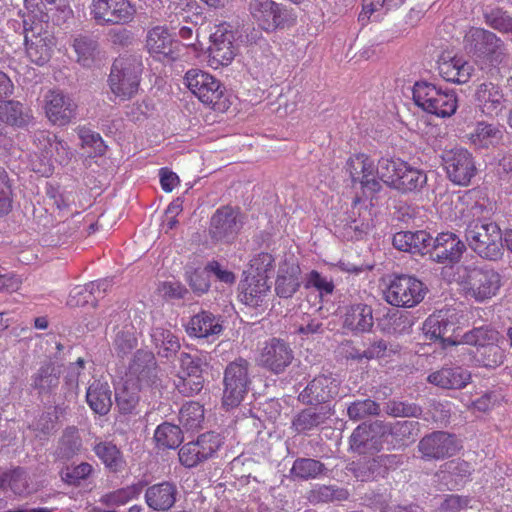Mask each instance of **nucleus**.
<instances>
[{
    "mask_svg": "<svg viewBox=\"0 0 512 512\" xmlns=\"http://www.w3.org/2000/svg\"><path fill=\"white\" fill-rule=\"evenodd\" d=\"M503 335L494 327L484 325L474 327L462 334L463 344L474 346L471 356L474 364L486 369L500 367L506 359V351L501 346Z\"/></svg>",
    "mask_w": 512,
    "mask_h": 512,
    "instance_id": "nucleus-1",
    "label": "nucleus"
},
{
    "mask_svg": "<svg viewBox=\"0 0 512 512\" xmlns=\"http://www.w3.org/2000/svg\"><path fill=\"white\" fill-rule=\"evenodd\" d=\"M455 282L461 287L466 297L483 303L496 296L502 286V276L488 267L475 265H458L454 273Z\"/></svg>",
    "mask_w": 512,
    "mask_h": 512,
    "instance_id": "nucleus-2",
    "label": "nucleus"
},
{
    "mask_svg": "<svg viewBox=\"0 0 512 512\" xmlns=\"http://www.w3.org/2000/svg\"><path fill=\"white\" fill-rule=\"evenodd\" d=\"M503 236L499 225L489 218L473 219L465 230V238L470 249L488 261H498L502 258Z\"/></svg>",
    "mask_w": 512,
    "mask_h": 512,
    "instance_id": "nucleus-3",
    "label": "nucleus"
},
{
    "mask_svg": "<svg viewBox=\"0 0 512 512\" xmlns=\"http://www.w3.org/2000/svg\"><path fill=\"white\" fill-rule=\"evenodd\" d=\"M251 363L242 357L227 364L223 373L222 405L226 410L238 407L251 389Z\"/></svg>",
    "mask_w": 512,
    "mask_h": 512,
    "instance_id": "nucleus-4",
    "label": "nucleus"
},
{
    "mask_svg": "<svg viewBox=\"0 0 512 512\" xmlns=\"http://www.w3.org/2000/svg\"><path fill=\"white\" fill-rule=\"evenodd\" d=\"M141 74L142 64L135 57L116 58L108 77L111 92L123 100L131 99L139 90Z\"/></svg>",
    "mask_w": 512,
    "mask_h": 512,
    "instance_id": "nucleus-5",
    "label": "nucleus"
},
{
    "mask_svg": "<svg viewBox=\"0 0 512 512\" xmlns=\"http://www.w3.org/2000/svg\"><path fill=\"white\" fill-rule=\"evenodd\" d=\"M464 43L469 53L490 64H500L506 57L505 43L489 30L471 28L464 37Z\"/></svg>",
    "mask_w": 512,
    "mask_h": 512,
    "instance_id": "nucleus-6",
    "label": "nucleus"
},
{
    "mask_svg": "<svg viewBox=\"0 0 512 512\" xmlns=\"http://www.w3.org/2000/svg\"><path fill=\"white\" fill-rule=\"evenodd\" d=\"M427 287L412 275H394L384 291L385 300L396 307H414L425 297Z\"/></svg>",
    "mask_w": 512,
    "mask_h": 512,
    "instance_id": "nucleus-7",
    "label": "nucleus"
},
{
    "mask_svg": "<svg viewBox=\"0 0 512 512\" xmlns=\"http://www.w3.org/2000/svg\"><path fill=\"white\" fill-rule=\"evenodd\" d=\"M458 319L454 309H441L429 317L423 323V331L430 340H440L442 347L448 345L463 344L460 341Z\"/></svg>",
    "mask_w": 512,
    "mask_h": 512,
    "instance_id": "nucleus-8",
    "label": "nucleus"
},
{
    "mask_svg": "<svg viewBox=\"0 0 512 512\" xmlns=\"http://www.w3.org/2000/svg\"><path fill=\"white\" fill-rule=\"evenodd\" d=\"M461 442L455 434L447 431H433L422 437L417 445L420 458L424 461H442L457 454Z\"/></svg>",
    "mask_w": 512,
    "mask_h": 512,
    "instance_id": "nucleus-9",
    "label": "nucleus"
},
{
    "mask_svg": "<svg viewBox=\"0 0 512 512\" xmlns=\"http://www.w3.org/2000/svg\"><path fill=\"white\" fill-rule=\"evenodd\" d=\"M188 89L204 104L221 110L224 87L214 76L199 69H191L185 74Z\"/></svg>",
    "mask_w": 512,
    "mask_h": 512,
    "instance_id": "nucleus-10",
    "label": "nucleus"
},
{
    "mask_svg": "<svg viewBox=\"0 0 512 512\" xmlns=\"http://www.w3.org/2000/svg\"><path fill=\"white\" fill-rule=\"evenodd\" d=\"M448 179L459 186H468L477 173L473 155L464 148L446 150L441 156Z\"/></svg>",
    "mask_w": 512,
    "mask_h": 512,
    "instance_id": "nucleus-11",
    "label": "nucleus"
},
{
    "mask_svg": "<svg viewBox=\"0 0 512 512\" xmlns=\"http://www.w3.org/2000/svg\"><path fill=\"white\" fill-rule=\"evenodd\" d=\"M294 359L291 345L284 339L273 337L264 343L258 362L271 374L280 375L287 371Z\"/></svg>",
    "mask_w": 512,
    "mask_h": 512,
    "instance_id": "nucleus-12",
    "label": "nucleus"
},
{
    "mask_svg": "<svg viewBox=\"0 0 512 512\" xmlns=\"http://www.w3.org/2000/svg\"><path fill=\"white\" fill-rule=\"evenodd\" d=\"M136 13L129 0H92L90 14L98 25H123Z\"/></svg>",
    "mask_w": 512,
    "mask_h": 512,
    "instance_id": "nucleus-13",
    "label": "nucleus"
},
{
    "mask_svg": "<svg viewBox=\"0 0 512 512\" xmlns=\"http://www.w3.org/2000/svg\"><path fill=\"white\" fill-rule=\"evenodd\" d=\"M210 41L208 51L211 65H229L237 54L236 31L233 26L226 22L217 25Z\"/></svg>",
    "mask_w": 512,
    "mask_h": 512,
    "instance_id": "nucleus-14",
    "label": "nucleus"
},
{
    "mask_svg": "<svg viewBox=\"0 0 512 512\" xmlns=\"http://www.w3.org/2000/svg\"><path fill=\"white\" fill-rule=\"evenodd\" d=\"M386 443L385 422L375 420L358 425L350 436L351 449L359 454L380 451Z\"/></svg>",
    "mask_w": 512,
    "mask_h": 512,
    "instance_id": "nucleus-15",
    "label": "nucleus"
},
{
    "mask_svg": "<svg viewBox=\"0 0 512 512\" xmlns=\"http://www.w3.org/2000/svg\"><path fill=\"white\" fill-rule=\"evenodd\" d=\"M337 394L336 379L331 375L321 374L314 377L299 393L298 401L306 406L330 405Z\"/></svg>",
    "mask_w": 512,
    "mask_h": 512,
    "instance_id": "nucleus-16",
    "label": "nucleus"
},
{
    "mask_svg": "<svg viewBox=\"0 0 512 512\" xmlns=\"http://www.w3.org/2000/svg\"><path fill=\"white\" fill-rule=\"evenodd\" d=\"M465 251V243L455 233L442 232L435 238L431 236L429 253L437 263H458Z\"/></svg>",
    "mask_w": 512,
    "mask_h": 512,
    "instance_id": "nucleus-17",
    "label": "nucleus"
},
{
    "mask_svg": "<svg viewBox=\"0 0 512 512\" xmlns=\"http://www.w3.org/2000/svg\"><path fill=\"white\" fill-rule=\"evenodd\" d=\"M240 228L239 211L231 206H222L211 217L209 233L214 240L230 241Z\"/></svg>",
    "mask_w": 512,
    "mask_h": 512,
    "instance_id": "nucleus-18",
    "label": "nucleus"
},
{
    "mask_svg": "<svg viewBox=\"0 0 512 512\" xmlns=\"http://www.w3.org/2000/svg\"><path fill=\"white\" fill-rule=\"evenodd\" d=\"M477 107L487 116H498L505 108L506 97L501 85L485 81L477 85L474 92Z\"/></svg>",
    "mask_w": 512,
    "mask_h": 512,
    "instance_id": "nucleus-19",
    "label": "nucleus"
},
{
    "mask_svg": "<svg viewBox=\"0 0 512 512\" xmlns=\"http://www.w3.org/2000/svg\"><path fill=\"white\" fill-rule=\"evenodd\" d=\"M77 105L60 90L49 91L45 95V112L48 119L59 126H65L76 115Z\"/></svg>",
    "mask_w": 512,
    "mask_h": 512,
    "instance_id": "nucleus-20",
    "label": "nucleus"
},
{
    "mask_svg": "<svg viewBox=\"0 0 512 512\" xmlns=\"http://www.w3.org/2000/svg\"><path fill=\"white\" fill-rule=\"evenodd\" d=\"M334 413L331 405L308 406L293 417L291 428L298 434H307L325 424Z\"/></svg>",
    "mask_w": 512,
    "mask_h": 512,
    "instance_id": "nucleus-21",
    "label": "nucleus"
},
{
    "mask_svg": "<svg viewBox=\"0 0 512 512\" xmlns=\"http://www.w3.org/2000/svg\"><path fill=\"white\" fill-rule=\"evenodd\" d=\"M471 373L461 366H443L430 373L427 381L442 389L461 390L471 382Z\"/></svg>",
    "mask_w": 512,
    "mask_h": 512,
    "instance_id": "nucleus-22",
    "label": "nucleus"
},
{
    "mask_svg": "<svg viewBox=\"0 0 512 512\" xmlns=\"http://www.w3.org/2000/svg\"><path fill=\"white\" fill-rule=\"evenodd\" d=\"M419 432V422L402 420L385 422L386 444L392 449L406 448L412 444Z\"/></svg>",
    "mask_w": 512,
    "mask_h": 512,
    "instance_id": "nucleus-23",
    "label": "nucleus"
},
{
    "mask_svg": "<svg viewBox=\"0 0 512 512\" xmlns=\"http://www.w3.org/2000/svg\"><path fill=\"white\" fill-rule=\"evenodd\" d=\"M473 67L463 57L443 55L438 61L440 76L447 82L464 84L471 78Z\"/></svg>",
    "mask_w": 512,
    "mask_h": 512,
    "instance_id": "nucleus-24",
    "label": "nucleus"
},
{
    "mask_svg": "<svg viewBox=\"0 0 512 512\" xmlns=\"http://www.w3.org/2000/svg\"><path fill=\"white\" fill-rule=\"evenodd\" d=\"M177 494L176 485L172 482L164 481L146 489L145 502L154 511L165 512L174 506Z\"/></svg>",
    "mask_w": 512,
    "mask_h": 512,
    "instance_id": "nucleus-25",
    "label": "nucleus"
},
{
    "mask_svg": "<svg viewBox=\"0 0 512 512\" xmlns=\"http://www.w3.org/2000/svg\"><path fill=\"white\" fill-rule=\"evenodd\" d=\"M431 235L425 230L400 231L394 234L393 246L403 252L425 255L429 253Z\"/></svg>",
    "mask_w": 512,
    "mask_h": 512,
    "instance_id": "nucleus-26",
    "label": "nucleus"
},
{
    "mask_svg": "<svg viewBox=\"0 0 512 512\" xmlns=\"http://www.w3.org/2000/svg\"><path fill=\"white\" fill-rule=\"evenodd\" d=\"M177 42L172 38L168 29L156 26L150 29L146 37V47L149 53L166 59H176L175 48Z\"/></svg>",
    "mask_w": 512,
    "mask_h": 512,
    "instance_id": "nucleus-27",
    "label": "nucleus"
},
{
    "mask_svg": "<svg viewBox=\"0 0 512 512\" xmlns=\"http://www.w3.org/2000/svg\"><path fill=\"white\" fill-rule=\"evenodd\" d=\"M301 270L298 264L283 261L278 270L275 282V292L280 298H291L299 289Z\"/></svg>",
    "mask_w": 512,
    "mask_h": 512,
    "instance_id": "nucleus-28",
    "label": "nucleus"
},
{
    "mask_svg": "<svg viewBox=\"0 0 512 512\" xmlns=\"http://www.w3.org/2000/svg\"><path fill=\"white\" fill-rule=\"evenodd\" d=\"M169 23L171 29L176 30L182 24L197 26L203 17L198 11L200 9L196 1L179 0L169 5Z\"/></svg>",
    "mask_w": 512,
    "mask_h": 512,
    "instance_id": "nucleus-29",
    "label": "nucleus"
},
{
    "mask_svg": "<svg viewBox=\"0 0 512 512\" xmlns=\"http://www.w3.org/2000/svg\"><path fill=\"white\" fill-rule=\"evenodd\" d=\"M396 181L393 182L392 189L402 194L420 192L427 184V174L424 170L415 168L408 164L401 165Z\"/></svg>",
    "mask_w": 512,
    "mask_h": 512,
    "instance_id": "nucleus-30",
    "label": "nucleus"
},
{
    "mask_svg": "<svg viewBox=\"0 0 512 512\" xmlns=\"http://www.w3.org/2000/svg\"><path fill=\"white\" fill-rule=\"evenodd\" d=\"M268 280L257 276L247 275L240 282V300L248 306L257 307L270 291Z\"/></svg>",
    "mask_w": 512,
    "mask_h": 512,
    "instance_id": "nucleus-31",
    "label": "nucleus"
},
{
    "mask_svg": "<svg viewBox=\"0 0 512 512\" xmlns=\"http://www.w3.org/2000/svg\"><path fill=\"white\" fill-rule=\"evenodd\" d=\"M222 329L220 319L209 311H201L192 316L186 327V331L190 336L198 338L217 335Z\"/></svg>",
    "mask_w": 512,
    "mask_h": 512,
    "instance_id": "nucleus-32",
    "label": "nucleus"
},
{
    "mask_svg": "<svg viewBox=\"0 0 512 512\" xmlns=\"http://www.w3.org/2000/svg\"><path fill=\"white\" fill-rule=\"evenodd\" d=\"M112 391L107 382L94 380L86 392L89 407L101 416L106 415L112 407Z\"/></svg>",
    "mask_w": 512,
    "mask_h": 512,
    "instance_id": "nucleus-33",
    "label": "nucleus"
},
{
    "mask_svg": "<svg viewBox=\"0 0 512 512\" xmlns=\"http://www.w3.org/2000/svg\"><path fill=\"white\" fill-rule=\"evenodd\" d=\"M374 324L373 310L367 304H355L347 308L344 327L352 332H368Z\"/></svg>",
    "mask_w": 512,
    "mask_h": 512,
    "instance_id": "nucleus-34",
    "label": "nucleus"
},
{
    "mask_svg": "<svg viewBox=\"0 0 512 512\" xmlns=\"http://www.w3.org/2000/svg\"><path fill=\"white\" fill-rule=\"evenodd\" d=\"M73 49L76 53V61L83 67H92L99 54V43L90 35H78L73 40Z\"/></svg>",
    "mask_w": 512,
    "mask_h": 512,
    "instance_id": "nucleus-35",
    "label": "nucleus"
},
{
    "mask_svg": "<svg viewBox=\"0 0 512 512\" xmlns=\"http://www.w3.org/2000/svg\"><path fill=\"white\" fill-rule=\"evenodd\" d=\"M54 45V39L47 33L34 36L31 40L26 38L27 56L37 65H44L50 60Z\"/></svg>",
    "mask_w": 512,
    "mask_h": 512,
    "instance_id": "nucleus-36",
    "label": "nucleus"
},
{
    "mask_svg": "<svg viewBox=\"0 0 512 512\" xmlns=\"http://www.w3.org/2000/svg\"><path fill=\"white\" fill-rule=\"evenodd\" d=\"M82 449V439L75 426L66 427L58 440L55 450L57 459L70 460L80 453Z\"/></svg>",
    "mask_w": 512,
    "mask_h": 512,
    "instance_id": "nucleus-37",
    "label": "nucleus"
},
{
    "mask_svg": "<svg viewBox=\"0 0 512 512\" xmlns=\"http://www.w3.org/2000/svg\"><path fill=\"white\" fill-rule=\"evenodd\" d=\"M93 452L109 472L117 473L124 468L125 460L120 449L111 441H100L93 446Z\"/></svg>",
    "mask_w": 512,
    "mask_h": 512,
    "instance_id": "nucleus-38",
    "label": "nucleus"
},
{
    "mask_svg": "<svg viewBox=\"0 0 512 512\" xmlns=\"http://www.w3.org/2000/svg\"><path fill=\"white\" fill-rule=\"evenodd\" d=\"M151 339L157 349V354L168 360L176 356L181 347L179 338L168 329L153 328Z\"/></svg>",
    "mask_w": 512,
    "mask_h": 512,
    "instance_id": "nucleus-39",
    "label": "nucleus"
},
{
    "mask_svg": "<svg viewBox=\"0 0 512 512\" xmlns=\"http://www.w3.org/2000/svg\"><path fill=\"white\" fill-rule=\"evenodd\" d=\"M0 122L24 127L29 123V115L20 101L0 99Z\"/></svg>",
    "mask_w": 512,
    "mask_h": 512,
    "instance_id": "nucleus-40",
    "label": "nucleus"
},
{
    "mask_svg": "<svg viewBox=\"0 0 512 512\" xmlns=\"http://www.w3.org/2000/svg\"><path fill=\"white\" fill-rule=\"evenodd\" d=\"M1 480L15 495L21 497H26L36 491L28 473L21 467L5 472Z\"/></svg>",
    "mask_w": 512,
    "mask_h": 512,
    "instance_id": "nucleus-41",
    "label": "nucleus"
},
{
    "mask_svg": "<svg viewBox=\"0 0 512 512\" xmlns=\"http://www.w3.org/2000/svg\"><path fill=\"white\" fill-rule=\"evenodd\" d=\"M145 482L139 481L126 487L119 488L104 494L100 498V503L107 507H118L125 505L130 500L136 499L142 492Z\"/></svg>",
    "mask_w": 512,
    "mask_h": 512,
    "instance_id": "nucleus-42",
    "label": "nucleus"
},
{
    "mask_svg": "<svg viewBox=\"0 0 512 512\" xmlns=\"http://www.w3.org/2000/svg\"><path fill=\"white\" fill-rule=\"evenodd\" d=\"M32 387L40 394L51 393L59 385V375L53 363L42 365L32 376Z\"/></svg>",
    "mask_w": 512,
    "mask_h": 512,
    "instance_id": "nucleus-43",
    "label": "nucleus"
},
{
    "mask_svg": "<svg viewBox=\"0 0 512 512\" xmlns=\"http://www.w3.org/2000/svg\"><path fill=\"white\" fill-rule=\"evenodd\" d=\"M154 440L160 449H175L183 441V434L179 426L164 422L154 432Z\"/></svg>",
    "mask_w": 512,
    "mask_h": 512,
    "instance_id": "nucleus-44",
    "label": "nucleus"
},
{
    "mask_svg": "<svg viewBox=\"0 0 512 512\" xmlns=\"http://www.w3.org/2000/svg\"><path fill=\"white\" fill-rule=\"evenodd\" d=\"M140 387L133 381L126 380L123 387L116 392V404L121 414H131L139 403Z\"/></svg>",
    "mask_w": 512,
    "mask_h": 512,
    "instance_id": "nucleus-45",
    "label": "nucleus"
},
{
    "mask_svg": "<svg viewBox=\"0 0 512 512\" xmlns=\"http://www.w3.org/2000/svg\"><path fill=\"white\" fill-rule=\"evenodd\" d=\"M325 465L313 458H297L290 470L291 475L300 480L315 479L326 472Z\"/></svg>",
    "mask_w": 512,
    "mask_h": 512,
    "instance_id": "nucleus-46",
    "label": "nucleus"
},
{
    "mask_svg": "<svg viewBox=\"0 0 512 512\" xmlns=\"http://www.w3.org/2000/svg\"><path fill=\"white\" fill-rule=\"evenodd\" d=\"M267 15V20L262 25V28L266 31L283 29L293 25L295 22V17L291 11L286 6L274 1L272 9Z\"/></svg>",
    "mask_w": 512,
    "mask_h": 512,
    "instance_id": "nucleus-47",
    "label": "nucleus"
},
{
    "mask_svg": "<svg viewBox=\"0 0 512 512\" xmlns=\"http://www.w3.org/2000/svg\"><path fill=\"white\" fill-rule=\"evenodd\" d=\"M348 496L349 493L344 488L333 485H316L308 492L307 499L312 504H318L346 500Z\"/></svg>",
    "mask_w": 512,
    "mask_h": 512,
    "instance_id": "nucleus-48",
    "label": "nucleus"
},
{
    "mask_svg": "<svg viewBox=\"0 0 512 512\" xmlns=\"http://www.w3.org/2000/svg\"><path fill=\"white\" fill-rule=\"evenodd\" d=\"M204 421V408L198 402L185 403L179 411V422L186 430L201 428Z\"/></svg>",
    "mask_w": 512,
    "mask_h": 512,
    "instance_id": "nucleus-49",
    "label": "nucleus"
},
{
    "mask_svg": "<svg viewBox=\"0 0 512 512\" xmlns=\"http://www.w3.org/2000/svg\"><path fill=\"white\" fill-rule=\"evenodd\" d=\"M384 411L387 415L395 418H420L423 414V409L420 405L396 399L386 402Z\"/></svg>",
    "mask_w": 512,
    "mask_h": 512,
    "instance_id": "nucleus-50",
    "label": "nucleus"
},
{
    "mask_svg": "<svg viewBox=\"0 0 512 512\" xmlns=\"http://www.w3.org/2000/svg\"><path fill=\"white\" fill-rule=\"evenodd\" d=\"M380 412V404L370 398L355 400L347 407V415L352 421H360L370 416H378Z\"/></svg>",
    "mask_w": 512,
    "mask_h": 512,
    "instance_id": "nucleus-51",
    "label": "nucleus"
},
{
    "mask_svg": "<svg viewBox=\"0 0 512 512\" xmlns=\"http://www.w3.org/2000/svg\"><path fill=\"white\" fill-rule=\"evenodd\" d=\"M483 17L485 23L491 28L502 33H512V17L503 8L487 7Z\"/></svg>",
    "mask_w": 512,
    "mask_h": 512,
    "instance_id": "nucleus-52",
    "label": "nucleus"
},
{
    "mask_svg": "<svg viewBox=\"0 0 512 512\" xmlns=\"http://www.w3.org/2000/svg\"><path fill=\"white\" fill-rule=\"evenodd\" d=\"M439 88L426 81H417L413 86L414 103L423 111L431 110L433 99L438 96Z\"/></svg>",
    "mask_w": 512,
    "mask_h": 512,
    "instance_id": "nucleus-53",
    "label": "nucleus"
},
{
    "mask_svg": "<svg viewBox=\"0 0 512 512\" xmlns=\"http://www.w3.org/2000/svg\"><path fill=\"white\" fill-rule=\"evenodd\" d=\"M457 96L454 92L439 90L438 96H435L431 110L428 113L439 117H450L456 112Z\"/></svg>",
    "mask_w": 512,
    "mask_h": 512,
    "instance_id": "nucleus-54",
    "label": "nucleus"
},
{
    "mask_svg": "<svg viewBox=\"0 0 512 512\" xmlns=\"http://www.w3.org/2000/svg\"><path fill=\"white\" fill-rule=\"evenodd\" d=\"M354 474L362 482L375 481L386 477L379 455L359 463L354 470Z\"/></svg>",
    "mask_w": 512,
    "mask_h": 512,
    "instance_id": "nucleus-55",
    "label": "nucleus"
},
{
    "mask_svg": "<svg viewBox=\"0 0 512 512\" xmlns=\"http://www.w3.org/2000/svg\"><path fill=\"white\" fill-rule=\"evenodd\" d=\"M359 199L356 198L353 202L351 209L346 213L344 222V228L346 230H352L357 238L366 234L370 229L369 220L362 217L361 209L357 207Z\"/></svg>",
    "mask_w": 512,
    "mask_h": 512,
    "instance_id": "nucleus-56",
    "label": "nucleus"
},
{
    "mask_svg": "<svg viewBox=\"0 0 512 512\" xmlns=\"http://www.w3.org/2000/svg\"><path fill=\"white\" fill-rule=\"evenodd\" d=\"M404 161L400 159H392V158H380L376 165V175L377 177L388 187L392 188L393 182L396 181V177H398V172L402 168L401 165H404Z\"/></svg>",
    "mask_w": 512,
    "mask_h": 512,
    "instance_id": "nucleus-57",
    "label": "nucleus"
},
{
    "mask_svg": "<svg viewBox=\"0 0 512 512\" xmlns=\"http://www.w3.org/2000/svg\"><path fill=\"white\" fill-rule=\"evenodd\" d=\"M94 468L87 462L78 465L66 466L60 471L62 481L68 485L79 486L83 480H86L93 473Z\"/></svg>",
    "mask_w": 512,
    "mask_h": 512,
    "instance_id": "nucleus-58",
    "label": "nucleus"
},
{
    "mask_svg": "<svg viewBox=\"0 0 512 512\" xmlns=\"http://www.w3.org/2000/svg\"><path fill=\"white\" fill-rule=\"evenodd\" d=\"M82 148L88 149L90 157L102 156L105 154L107 146L105 145L99 133L93 132L87 128H81L78 132Z\"/></svg>",
    "mask_w": 512,
    "mask_h": 512,
    "instance_id": "nucleus-59",
    "label": "nucleus"
},
{
    "mask_svg": "<svg viewBox=\"0 0 512 512\" xmlns=\"http://www.w3.org/2000/svg\"><path fill=\"white\" fill-rule=\"evenodd\" d=\"M502 138L501 130L493 124L479 122L472 134L474 143H479L483 147L496 145Z\"/></svg>",
    "mask_w": 512,
    "mask_h": 512,
    "instance_id": "nucleus-60",
    "label": "nucleus"
},
{
    "mask_svg": "<svg viewBox=\"0 0 512 512\" xmlns=\"http://www.w3.org/2000/svg\"><path fill=\"white\" fill-rule=\"evenodd\" d=\"M193 442L198 446L204 462L212 458L223 444L222 437L215 432L201 434Z\"/></svg>",
    "mask_w": 512,
    "mask_h": 512,
    "instance_id": "nucleus-61",
    "label": "nucleus"
},
{
    "mask_svg": "<svg viewBox=\"0 0 512 512\" xmlns=\"http://www.w3.org/2000/svg\"><path fill=\"white\" fill-rule=\"evenodd\" d=\"M274 262L275 259L271 254L259 253L250 261L249 275L268 280L269 274L273 272Z\"/></svg>",
    "mask_w": 512,
    "mask_h": 512,
    "instance_id": "nucleus-62",
    "label": "nucleus"
},
{
    "mask_svg": "<svg viewBox=\"0 0 512 512\" xmlns=\"http://www.w3.org/2000/svg\"><path fill=\"white\" fill-rule=\"evenodd\" d=\"M399 351V345H393L383 339L374 341L365 349L360 356H357V360L365 359H376L387 357L390 354H395Z\"/></svg>",
    "mask_w": 512,
    "mask_h": 512,
    "instance_id": "nucleus-63",
    "label": "nucleus"
},
{
    "mask_svg": "<svg viewBox=\"0 0 512 512\" xmlns=\"http://www.w3.org/2000/svg\"><path fill=\"white\" fill-rule=\"evenodd\" d=\"M180 376L201 377L203 361L197 354L181 352L180 357Z\"/></svg>",
    "mask_w": 512,
    "mask_h": 512,
    "instance_id": "nucleus-64",
    "label": "nucleus"
}]
</instances>
